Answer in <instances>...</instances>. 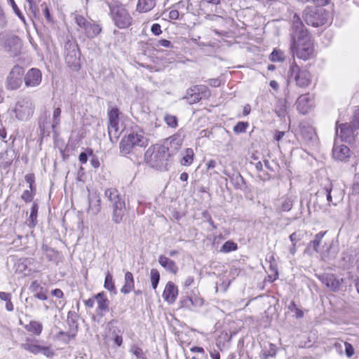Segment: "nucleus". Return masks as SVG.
Here are the masks:
<instances>
[{"label": "nucleus", "instance_id": "35", "mask_svg": "<svg viewBox=\"0 0 359 359\" xmlns=\"http://www.w3.org/2000/svg\"><path fill=\"white\" fill-rule=\"evenodd\" d=\"M101 199L98 196H95V198H90L89 201V210H91L94 214H97L100 211L101 209Z\"/></svg>", "mask_w": 359, "mask_h": 359}, {"label": "nucleus", "instance_id": "54", "mask_svg": "<svg viewBox=\"0 0 359 359\" xmlns=\"http://www.w3.org/2000/svg\"><path fill=\"white\" fill-rule=\"evenodd\" d=\"M35 190H25L21 196V198L26 203L31 202L33 200Z\"/></svg>", "mask_w": 359, "mask_h": 359}, {"label": "nucleus", "instance_id": "44", "mask_svg": "<svg viewBox=\"0 0 359 359\" xmlns=\"http://www.w3.org/2000/svg\"><path fill=\"white\" fill-rule=\"evenodd\" d=\"M276 350H277L276 346L273 344L269 343V348L264 350L262 351V355L265 359H267L269 357H273L276 355Z\"/></svg>", "mask_w": 359, "mask_h": 359}, {"label": "nucleus", "instance_id": "17", "mask_svg": "<svg viewBox=\"0 0 359 359\" xmlns=\"http://www.w3.org/2000/svg\"><path fill=\"white\" fill-rule=\"evenodd\" d=\"M95 301L97 304V315L103 316L108 311L109 300L104 293H97L95 296Z\"/></svg>", "mask_w": 359, "mask_h": 359}, {"label": "nucleus", "instance_id": "30", "mask_svg": "<svg viewBox=\"0 0 359 359\" xmlns=\"http://www.w3.org/2000/svg\"><path fill=\"white\" fill-rule=\"evenodd\" d=\"M184 98L187 100L190 104H192L198 102L202 99V97L199 95L198 90H196L195 86H194L187 90Z\"/></svg>", "mask_w": 359, "mask_h": 359}, {"label": "nucleus", "instance_id": "49", "mask_svg": "<svg viewBox=\"0 0 359 359\" xmlns=\"http://www.w3.org/2000/svg\"><path fill=\"white\" fill-rule=\"evenodd\" d=\"M248 126V122H238L234 127H233V132L236 134L245 133L246 131V129Z\"/></svg>", "mask_w": 359, "mask_h": 359}, {"label": "nucleus", "instance_id": "57", "mask_svg": "<svg viewBox=\"0 0 359 359\" xmlns=\"http://www.w3.org/2000/svg\"><path fill=\"white\" fill-rule=\"evenodd\" d=\"M25 181L29 184V189L31 190H35V176L33 173L27 174L25 177Z\"/></svg>", "mask_w": 359, "mask_h": 359}, {"label": "nucleus", "instance_id": "40", "mask_svg": "<svg viewBox=\"0 0 359 359\" xmlns=\"http://www.w3.org/2000/svg\"><path fill=\"white\" fill-rule=\"evenodd\" d=\"M8 3L11 5L14 13L20 18V20L25 25L26 20L22 13L20 11L14 0H8Z\"/></svg>", "mask_w": 359, "mask_h": 359}, {"label": "nucleus", "instance_id": "56", "mask_svg": "<svg viewBox=\"0 0 359 359\" xmlns=\"http://www.w3.org/2000/svg\"><path fill=\"white\" fill-rule=\"evenodd\" d=\"M88 156H93V151L88 149L86 151L81 152L79 156V161L81 163H86L88 161Z\"/></svg>", "mask_w": 359, "mask_h": 359}, {"label": "nucleus", "instance_id": "29", "mask_svg": "<svg viewBox=\"0 0 359 359\" xmlns=\"http://www.w3.org/2000/svg\"><path fill=\"white\" fill-rule=\"evenodd\" d=\"M225 175H226L229 179L231 182L233 184L235 189H242L243 186L245 185V182L242 177V175L240 173L234 172L231 175L224 172Z\"/></svg>", "mask_w": 359, "mask_h": 359}, {"label": "nucleus", "instance_id": "9", "mask_svg": "<svg viewBox=\"0 0 359 359\" xmlns=\"http://www.w3.org/2000/svg\"><path fill=\"white\" fill-rule=\"evenodd\" d=\"M287 76L289 81H295L297 86L300 88L307 87L311 81L309 72L306 69H301L295 62L290 66Z\"/></svg>", "mask_w": 359, "mask_h": 359}, {"label": "nucleus", "instance_id": "13", "mask_svg": "<svg viewBox=\"0 0 359 359\" xmlns=\"http://www.w3.org/2000/svg\"><path fill=\"white\" fill-rule=\"evenodd\" d=\"M284 93V98H277L273 109L277 116L281 119L285 118L288 114L287 100L290 99L288 88L285 89Z\"/></svg>", "mask_w": 359, "mask_h": 359}, {"label": "nucleus", "instance_id": "10", "mask_svg": "<svg viewBox=\"0 0 359 359\" xmlns=\"http://www.w3.org/2000/svg\"><path fill=\"white\" fill-rule=\"evenodd\" d=\"M24 74V69L18 65H15L6 77V88L8 90H16L20 88L22 84Z\"/></svg>", "mask_w": 359, "mask_h": 359}, {"label": "nucleus", "instance_id": "51", "mask_svg": "<svg viewBox=\"0 0 359 359\" xmlns=\"http://www.w3.org/2000/svg\"><path fill=\"white\" fill-rule=\"evenodd\" d=\"M8 25V20L5 11L0 4V28H5Z\"/></svg>", "mask_w": 359, "mask_h": 359}, {"label": "nucleus", "instance_id": "48", "mask_svg": "<svg viewBox=\"0 0 359 359\" xmlns=\"http://www.w3.org/2000/svg\"><path fill=\"white\" fill-rule=\"evenodd\" d=\"M293 205V200L291 197H286L284 198L282 205L281 210L284 212L290 211Z\"/></svg>", "mask_w": 359, "mask_h": 359}, {"label": "nucleus", "instance_id": "62", "mask_svg": "<svg viewBox=\"0 0 359 359\" xmlns=\"http://www.w3.org/2000/svg\"><path fill=\"white\" fill-rule=\"evenodd\" d=\"M151 31L156 36H158L162 33L161 25L157 23H155L151 26Z\"/></svg>", "mask_w": 359, "mask_h": 359}, {"label": "nucleus", "instance_id": "47", "mask_svg": "<svg viewBox=\"0 0 359 359\" xmlns=\"http://www.w3.org/2000/svg\"><path fill=\"white\" fill-rule=\"evenodd\" d=\"M104 286L105 289H107L109 291L114 290V283L113 281V277H112V275L110 274L109 273H108L106 275Z\"/></svg>", "mask_w": 359, "mask_h": 359}, {"label": "nucleus", "instance_id": "19", "mask_svg": "<svg viewBox=\"0 0 359 359\" xmlns=\"http://www.w3.org/2000/svg\"><path fill=\"white\" fill-rule=\"evenodd\" d=\"M333 157L339 161H346L350 157V149L346 145L334 146L332 149Z\"/></svg>", "mask_w": 359, "mask_h": 359}, {"label": "nucleus", "instance_id": "11", "mask_svg": "<svg viewBox=\"0 0 359 359\" xmlns=\"http://www.w3.org/2000/svg\"><path fill=\"white\" fill-rule=\"evenodd\" d=\"M37 342V340L27 338L23 343L20 344V346L22 349L34 355L42 353L50 358L54 355L53 351L49 346H41Z\"/></svg>", "mask_w": 359, "mask_h": 359}, {"label": "nucleus", "instance_id": "22", "mask_svg": "<svg viewBox=\"0 0 359 359\" xmlns=\"http://www.w3.org/2000/svg\"><path fill=\"white\" fill-rule=\"evenodd\" d=\"M309 95H300L297 101V107L300 113L305 114L309 111L311 104Z\"/></svg>", "mask_w": 359, "mask_h": 359}, {"label": "nucleus", "instance_id": "21", "mask_svg": "<svg viewBox=\"0 0 359 359\" xmlns=\"http://www.w3.org/2000/svg\"><path fill=\"white\" fill-rule=\"evenodd\" d=\"M158 262L164 269L170 273L175 274L178 271L175 262L164 255L159 256Z\"/></svg>", "mask_w": 359, "mask_h": 359}, {"label": "nucleus", "instance_id": "60", "mask_svg": "<svg viewBox=\"0 0 359 359\" xmlns=\"http://www.w3.org/2000/svg\"><path fill=\"white\" fill-rule=\"evenodd\" d=\"M41 7L42 8L43 13L44 14L47 21L49 22H52L53 19H52L49 8L47 6V5L45 3H43L41 5Z\"/></svg>", "mask_w": 359, "mask_h": 359}, {"label": "nucleus", "instance_id": "8", "mask_svg": "<svg viewBox=\"0 0 359 359\" xmlns=\"http://www.w3.org/2000/svg\"><path fill=\"white\" fill-rule=\"evenodd\" d=\"M41 264L32 257H22L18 259L14 263V269L16 273L29 276L40 271Z\"/></svg>", "mask_w": 359, "mask_h": 359}, {"label": "nucleus", "instance_id": "3", "mask_svg": "<svg viewBox=\"0 0 359 359\" xmlns=\"http://www.w3.org/2000/svg\"><path fill=\"white\" fill-rule=\"evenodd\" d=\"M147 144L148 139L144 136V133L140 129L133 130L122 138L119 144L120 152L123 155H127L135 147H145Z\"/></svg>", "mask_w": 359, "mask_h": 359}, {"label": "nucleus", "instance_id": "18", "mask_svg": "<svg viewBox=\"0 0 359 359\" xmlns=\"http://www.w3.org/2000/svg\"><path fill=\"white\" fill-rule=\"evenodd\" d=\"M67 323L69 327V330L67 332H60V335H65L67 337V342H68L71 339L74 338L77 332L78 325L75 320V316L74 315L69 314L67 316Z\"/></svg>", "mask_w": 359, "mask_h": 359}, {"label": "nucleus", "instance_id": "55", "mask_svg": "<svg viewBox=\"0 0 359 359\" xmlns=\"http://www.w3.org/2000/svg\"><path fill=\"white\" fill-rule=\"evenodd\" d=\"M184 289L189 290L191 288H194L196 283L195 282L194 278L192 276H188L186 280L183 283Z\"/></svg>", "mask_w": 359, "mask_h": 359}, {"label": "nucleus", "instance_id": "42", "mask_svg": "<svg viewBox=\"0 0 359 359\" xmlns=\"http://www.w3.org/2000/svg\"><path fill=\"white\" fill-rule=\"evenodd\" d=\"M195 87L196 90H198V93L202 98H208L210 96V90L206 86L196 85Z\"/></svg>", "mask_w": 359, "mask_h": 359}, {"label": "nucleus", "instance_id": "41", "mask_svg": "<svg viewBox=\"0 0 359 359\" xmlns=\"http://www.w3.org/2000/svg\"><path fill=\"white\" fill-rule=\"evenodd\" d=\"M11 43L14 46V50H9L12 52V54L14 56H15L20 52V49H21V43H20V39L16 37V38L10 39L8 41V45H11Z\"/></svg>", "mask_w": 359, "mask_h": 359}, {"label": "nucleus", "instance_id": "7", "mask_svg": "<svg viewBox=\"0 0 359 359\" xmlns=\"http://www.w3.org/2000/svg\"><path fill=\"white\" fill-rule=\"evenodd\" d=\"M34 104L31 98L28 97L20 98L15 103L13 109L15 116L19 121H27L33 115Z\"/></svg>", "mask_w": 359, "mask_h": 359}, {"label": "nucleus", "instance_id": "6", "mask_svg": "<svg viewBox=\"0 0 359 359\" xmlns=\"http://www.w3.org/2000/svg\"><path fill=\"white\" fill-rule=\"evenodd\" d=\"M328 13L323 7L307 6L303 12V18L307 25L319 27L327 22Z\"/></svg>", "mask_w": 359, "mask_h": 359}, {"label": "nucleus", "instance_id": "53", "mask_svg": "<svg viewBox=\"0 0 359 359\" xmlns=\"http://www.w3.org/2000/svg\"><path fill=\"white\" fill-rule=\"evenodd\" d=\"M332 190V185L330 182H329L327 185H325V187L323 189V194L326 195L327 201L329 205L332 201V198L331 195Z\"/></svg>", "mask_w": 359, "mask_h": 359}, {"label": "nucleus", "instance_id": "50", "mask_svg": "<svg viewBox=\"0 0 359 359\" xmlns=\"http://www.w3.org/2000/svg\"><path fill=\"white\" fill-rule=\"evenodd\" d=\"M353 129H359V107L355 110L352 120L349 123Z\"/></svg>", "mask_w": 359, "mask_h": 359}, {"label": "nucleus", "instance_id": "25", "mask_svg": "<svg viewBox=\"0 0 359 359\" xmlns=\"http://www.w3.org/2000/svg\"><path fill=\"white\" fill-rule=\"evenodd\" d=\"M320 279L322 283L325 284L327 288H330L332 290L339 289V282L336 279L334 275L327 274L326 276H323Z\"/></svg>", "mask_w": 359, "mask_h": 359}, {"label": "nucleus", "instance_id": "2", "mask_svg": "<svg viewBox=\"0 0 359 359\" xmlns=\"http://www.w3.org/2000/svg\"><path fill=\"white\" fill-rule=\"evenodd\" d=\"M104 196L109 200L113 209L112 221L115 224L121 223L126 211L123 196L115 188L107 189L104 191Z\"/></svg>", "mask_w": 359, "mask_h": 359}, {"label": "nucleus", "instance_id": "26", "mask_svg": "<svg viewBox=\"0 0 359 359\" xmlns=\"http://www.w3.org/2000/svg\"><path fill=\"white\" fill-rule=\"evenodd\" d=\"M320 279L322 283L325 284L327 288H330L332 290L339 289V282L336 279L334 275L327 274L326 276H323Z\"/></svg>", "mask_w": 359, "mask_h": 359}, {"label": "nucleus", "instance_id": "59", "mask_svg": "<svg viewBox=\"0 0 359 359\" xmlns=\"http://www.w3.org/2000/svg\"><path fill=\"white\" fill-rule=\"evenodd\" d=\"M130 352L135 355L137 358H142L143 357V351L141 348L138 347L136 345H133L130 348Z\"/></svg>", "mask_w": 359, "mask_h": 359}, {"label": "nucleus", "instance_id": "31", "mask_svg": "<svg viewBox=\"0 0 359 359\" xmlns=\"http://www.w3.org/2000/svg\"><path fill=\"white\" fill-rule=\"evenodd\" d=\"M134 290V278L132 273L128 271L125 274V283L121 292H131Z\"/></svg>", "mask_w": 359, "mask_h": 359}, {"label": "nucleus", "instance_id": "39", "mask_svg": "<svg viewBox=\"0 0 359 359\" xmlns=\"http://www.w3.org/2000/svg\"><path fill=\"white\" fill-rule=\"evenodd\" d=\"M285 59V53L280 50L274 49L270 55V60L272 62H282Z\"/></svg>", "mask_w": 359, "mask_h": 359}, {"label": "nucleus", "instance_id": "43", "mask_svg": "<svg viewBox=\"0 0 359 359\" xmlns=\"http://www.w3.org/2000/svg\"><path fill=\"white\" fill-rule=\"evenodd\" d=\"M237 248L238 245L236 243L231 241H228L223 244L220 251L222 252H229L236 250Z\"/></svg>", "mask_w": 359, "mask_h": 359}, {"label": "nucleus", "instance_id": "1", "mask_svg": "<svg viewBox=\"0 0 359 359\" xmlns=\"http://www.w3.org/2000/svg\"><path fill=\"white\" fill-rule=\"evenodd\" d=\"M290 35V49L292 54H295L297 57L304 60L310 59L314 52L313 43L301 18L297 14H294L292 19Z\"/></svg>", "mask_w": 359, "mask_h": 359}, {"label": "nucleus", "instance_id": "27", "mask_svg": "<svg viewBox=\"0 0 359 359\" xmlns=\"http://www.w3.org/2000/svg\"><path fill=\"white\" fill-rule=\"evenodd\" d=\"M320 279L322 283L325 284L327 288H330L332 290L339 289V282L336 279L334 275L327 274L326 276H323Z\"/></svg>", "mask_w": 359, "mask_h": 359}, {"label": "nucleus", "instance_id": "38", "mask_svg": "<svg viewBox=\"0 0 359 359\" xmlns=\"http://www.w3.org/2000/svg\"><path fill=\"white\" fill-rule=\"evenodd\" d=\"M194 158V151L191 148L186 149V154L182 158L181 163L183 165H189L192 163Z\"/></svg>", "mask_w": 359, "mask_h": 359}, {"label": "nucleus", "instance_id": "24", "mask_svg": "<svg viewBox=\"0 0 359 359\" xmlns=\"http://www.w3.org/2000/svg\"><path fill=\"white\" fill-rule=\"evenodd\" d=\"M301 134L307 142H313L316 140V133L311 126H303L301 127Z\"/></svg>", "mask_w": 359, "mask_h": 359}, {"label": "nucleus", "instance_id": "63", "mask_svg": "<svg viewBox=\"0 0 359 359\" xmlns=\"http://www.w3.org/2000/svg\"><path fill=\"white\" fill-rule=\"evenodd\" d=\"M345 351L347 357L350 358L354 354L353 347L348 343H345Z\"/></svg>", "mask_w": 359, "mask_h": 359}, {"label": "nucleus", "instance_id": "32", "mask_svg": "<svg viewBox=\"0 0 359 359\" xmlns=\"http://www.w3.org/2000/svg\"><path fill=\"white\" fill-rule=\"evenodd\" d=\"M25 327L27 331L32 332L37 336H39L43 330L42 324L34 320L30 321V323L28 325H25Z\"/></svg>", "mask_w": 359, "mask_h": 359}, {"label": "nucleus", "instance_id": "4", "mask_svg": "<svg viewBox=\"0 0 359 359\" xmlns=\"http://www.w3.org/2000/svg\"><path fill=\"white\" fill-rule=\"evenodd\" d=\"M167 148L163 145H156L149 147L145 153V160L147 164L156 169H163L167 165Z\"/></svg>", "mask_w": 359, "mask_h": 359}, {"label": "nucleus", "instance_id": "45", "mask_svg": "<svg viewBox=\"0 0 359 359\" xmlns=\"http://www.w3.org/2000/svg\"><path fill=\"white\" fill-rule=\"evenodd\" d=\"M160 273L157 269H152L151 270V282L152 288L156 290L159 282Z\"/></svg>", "mask_w": 359, "mask_h": 359}, {"label": "nucleus", "instance_id": "28", "mask_svg": "<svg viewBox=\"0 0 359 359\" xmlns=\"http://www.w3.org/2000/svg\"><path fill=\"white\" fill-rule=\"evenodd\" d=\"M326 233L327 231H320L316 234L314 239L309 243L305 252H309L311 248H313L316 252H318V248L322 242L323 236Z\"/></svg>", "mask_w": 359, "mask_h": 359}, {"label": "nucleus", "instance_id": "52", "mask_svg": "<svg viewBox=\"0 0 359 359\" xmlns=\"http://www.w3.org/2000/svg\"><path fill=\"white\" fill-rule=\"evenodd\" d=\"M29 4V11L32 13L34 18H37L39 13V9L36 6V4L34 0H26Z\"/></svg>", "mask_w": 359, "mask_h": 359}, {"label": "nucleus", "instance_id": "15", "mask_svg": "<svg viewBox=\"0 0 359 359\" xmlns=\"http://www.w3.org/2000/svg\"><path fill=\"white\" fill-rule=\"evenodd\" d=\"M23 77L27 87H36L41 83L42 74L39 69L32 68Z\"/></svg>", "mask_w": 359, "mask_h": 359}, {"label": "nucleus", "instance_id": "14", "mask_svg": "<svg viewBox=\"0 0 359 359\" xmlns=\"http://www.w3.org/2000/svg\"><path fill=\"white\" fill-rule=\"evenodd\" d=\"M355 130V129L352 128L351 123H346L339 126L337 123L336 134L337 136H339L343 141L351 142L354 140V132Z\"/></svg>", "mask_w": 359, "mask_h": 359}, {"label": "nucleus", "instance_id": "23", "mask_svg": "<svg viewBox=\"0 0 359 359\" xmlns=\"http://www.w3.org/2000/svg\"><path fill=\"white\" fill-rule=\"evenodd\" d=\"M156 0H138L136 11L139 13H147L151 11L156 6Z\"/></svg>", "mask_w": 359, "mask_h": 359}, {"label": "nucleus", "instance_id": "33", "mask_svg": "<svg viewBox=\"0 0 359 359\" xmlns=\"http://www.w3.org/2000/svg\"><path fill=\"white\" fill-rule=\"evenodd\" d=\"M39 206L36 203H33L31 208V212L29 217L27 220V225L33 228L36 226L37 221V213H38Z\"/></svg>", "mask_w": 359, "mask_h": 359}, {"label": "nucleus", "instance_id": "46", "mask_svg": "<svg viewBox=\"0 0 359 359\" xmlns=\"http://www.w3.org/2000/svg\"><path fill=\"white\" fill-rule=\"evenodd\" d=\"M61 109L57 107L54 109L53 114V128L57 126L60 123Z\"/></svg>", "mask_w": 359, "mask_h": 359}, {"label": "nucleus", "instance_id": "5", "mask_svg": "<svg viewBox=\"0 0 359 359\" xmlns=\"http://www.w3.org/2000/svg\"><path fill=\"white\" fill-rule=\"evenodd\" d=\"M110 13L115 25L119 29H125L132 24V17L123 6L118 2L109 3Z\"/></svg>", "mask_w": 359, "mask_h": 359}, {"label": "nucleus", "instance_id": "58", "mask_svg": "<svg viewBox=\"0 0 359 359\" xmlns=\"http://www.w3.org/2000/svg\"><path fill=\"white\" fill-rule=\"evenodd\" d=\"M178 293H163L162 297L169 304H172L177 296Z\"/></svg>", "mask_w": 359, "mask_h": 359}, {"label": "nucleus", "instance_id": "36", "mask_svg": "<svg viewBox=\"0 0 359 359\" xmlns=\"http://www.w3.org/2000/svg\"><path fill=\"white\" fill-rule=\"evenodd\" d=\"M163 120L166 125L170 128H176L178 126V118L174 115L165 114L164 115Z\"/></svg>", "mask_w": 359, "mask_h": 359}, {"label": "nucleus", "instance_id": "12", "mask_svg": "<svg viewBox=\"0 0 359 359\" xmlns=\"http://www.w3.org/2000/svg\"><path fill=\"white\" fill-rule=\"evenodd\" d=\"M75 20L78 26L84 30L86 35L88 38H93L97 36L102 30L99 25L92 23L82 15H76Z\"/></svg>", "mask_w": 359, "mask_h": 359}, {"label": "nucleus", "instance_id": "37", "mask_svg": "<svg viewBox=\"0 0 359 359\" xmlns=\"http://www.w3.org/2000/svg\"><path fill=\"white\" fill-rule=\"evenodd\" d=\"M119 111L118 108L114 107L108 112V118L109 123L108 124H116L119 123L118 118Z\"/></svg>", "mask_w": 359, "mask_h": 359}, {"label": "nucleus", "instance_id": "34", "mask_svg": "<svg viewBox=\"0 0 359 359\" xmlns=\"http://www.w3.org/2000/svg\"><path fill=\"white\" fill-rule=\"evenodd\" d=\"M108 133L111 142L117 140L120 134L118 123L108 124Z\"/></svg>", "mask_w": 359, "mask_h": 359}, {"label": "nucleus", "instance_id": "61", "mask_svg": "<svg viewBox=\"0 0 359 359\" xmlns=\"http://www.w3.org/2000/svg\"><path fill=\"white\" fill-rule=\"evenodd\" d=\"M117 329H114L112 332V334L114 335V343L118 346H121L123 343V338L121 336L118 335L116 332Z\"/></svg>", "mask_w": 359, "mask_h": 359}, {"label": "nucleus", "instance_id": "16", "mask_svg": "<svg viewBox=\"0 0 359 359\" xmlns=\"http://www.w3.org/2000/svg\"><path fill=\"white\" fill-rule=\"evenodd\" d=\"M204 304L203 299L199 295V293H191L182 300V306L188 309L192 307H201Z\"/></svg>", "mask_w": 359, "mask_h": 359}, {"label": "nucleus", "instance_id": "20", "mask_svg": "<svg viewBox=\"0 0 359 359\" xmlns=\"http://www.w3.org/2000/svg\"><path fill=\"white\" fill-rule=\"evenodd\" d=\"M182 138L179 133L174 134L168 139H167V143L168 144L167 148V152L170 149L171 151H177L182 144Z\"/></svg>", "mask_w": 359, "mask_h": 359}, {"label": "nucleus", "instance_id": "64", "mask_svg": "<svg viewBox=\"0 0 359 359\" xmlns=\"http://www.w3.org/2000/svg\"><path fill=\"white\" fill-rule=\"evenodd\" d=\"M175 290H176V292H177V289L175 285L172 282L169 281L166 284V286H165L163 292H175Z\"/></svg>", "mask_w": 359, "mask_h": 359}]
</instances>
